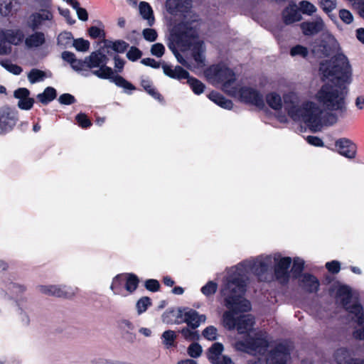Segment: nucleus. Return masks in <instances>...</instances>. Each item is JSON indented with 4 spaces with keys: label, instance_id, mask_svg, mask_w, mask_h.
<instances>
[{
    "label": "nucleus",
    "instance_id": "nucleus-9",
    "mask_svg": "<svg viewBox=\"0 0 364 364\" xmlns=\"http://www.w3.org/2000/svg\"><path fill=\"white\" fill-rule=\"evenodd\" d=\"M92 73L100 79L110 80L117 87L129 90L130 92H128L129 94H131L132 91L136 89L133 84L127 80L122 76L119 75H114L112 68L107 65L101 66L98 70H92Z\"/></svg>",
    "mask_w": 364,
    "mask_h": 364
},
{
    "label": "nucleus",
    "instance_id": "nucleus-54",
    "mask_svg": "<svg viewBox=\"0 0 364 364\" xmlns=\"http://www.w3.org/2000/svg\"><path fill=\"white\" fill-rule=\"evenodd\" d=\"M159 282L154 279H149L144 282V287L149 291L156 292L160 289Z\"/></svg>",
    "mask_w": 364,
    "mask_h": 364
},
{
    "label": "nucleus",
    "instance_id": "nucleus-53",
    "mask_svg": "<svg viewBox=\"0 0 364 364\" xmlns=\"http://www.w3.org/2000/svg\"><path fill=\"white\" fill-rule=\"evenodd\" d=\"M300 9L304 14L311 15L316 11V6L307 1H301L299 3Z\"/></svg>",
    "mask_w": 364,
    "mask_h": 364
},
{
    "label": "nucleus",
    "instance_id": "nucleus-19",
    "mask_svg": "<svg viewBox=\"0 0 364 364\" xmlns=\"http://www.w3.org/2000/svg\"><path fill=\"white\" fill-rule=\"evenodd\" d=\"M336 147L338 151L342 156L348 158L354 159L356 154V146L351 141L348 139L342 138L336 141Z\"/></svg>",
    "mask_w": 364,
    "mask_h": 364
},
{
    "label": "nucleus",
    "instance_id": "nucleus-32",
    "mask_svg": "<svg viewBox=\"0 0 364 364\" xmlns=\"http://www.w3.org/2000/svg\"><path fill=\"white\" fill-rule=\"evenodd\" d=\"M124 277L125 276L124 274H119L113 278L110 289L112 290L114 294H123L124 290L125 289Z\"/></svg>",
    "mask_w": 364,
    "mask_h": 364
},
{
    "label": "nucleus",
    "instance_id": "nucleus-57",
    "mask_svg": "<svg viewBox=\"0 0 364 364\" xmlns=\"http://www.w3.org/2000/svg\"><path fill=\"white\" fill-rule=\"evenodd\" d=\"M144 38L149 42H154L157 39L158 34L155 29L145 28L142 31Z\"/></svg>",
    "mask_w": 364,
    "mask_h": 364
},
{
    "label": "nucleus",
    "instance_id": "nucleus-55",
    "mask_svg": "<svg viewBox=\"0 0 364 364\" xmlns=\"http://www.w3.org/2000/svg\"><path fill=\"white\" fill-rule=\"evenodd\" d=\"M304 261L302 259L299 257L294 259L291 271L295 277H298L300 274L304 269Z\"/></svg>",
    "mask_w": 364,
    "mask_h": 364
},
{
    "label": "nucleus",
    "instance_id": "nucleus-38",
    "mask_svg": "<svg viewBox=\"0 0 364 364\" xmlns=\"http://www.w3.org/2000/svg\"><path fill=\"white\" fill-rule=\"evenodd\" d=\"M309 49L301 45H296L291 48L289 54L294 58H306L309 55Z\"/></svg>",
    "mask_w": 364,
    "mask_h": 364
},
{
    "label": "nucleus",
    "instance_id": "nucleus-62",
    "mask_svg": "<svg viewBox=\"0 0 364 364\" xmlns=\"http://www.w3.org/2000/svg\"><path fill=\"white\" fill-rule=\"evenodd\" d=\"M30 90L26 87H20L14 92V97L19 100L24 99L30 95Z\"/></svg>",
    "mask_w": 364,
    "mask_h": 364
},
{
    "label": "nucleus",
    "instance_id": "nucleus-24",
    "mask_svg": "<svg viewBox=\"0 0 364 364\" xmlns=\"http://www.w3.org/2000/svg\"><path fill=\"white\" fill-rule=\"evenodd\" d=\"M18 0H0V14L3 16H12L18 10Z\"/></svg>",
    "mask_w": 364,
    "mask_h": 364
},
{
    "label": "nucleus",
    "instance_id": "nucleus-56",
    "mask_svg": "<svg viewBox=\"0 0 364 364\" xmlns=\"http://www.w3.org/2000/svg\"><path fill=\"white\" fill-rule=\"evenodd\" d=\"M165 53V47L161 43H156L151 46V53L157 57L161 58L164 55Z\"/></svg>",
    "mask_w": 364,
    "mask_h": 364
},
{
    "label": "nucleus",
    "instance_id": "nucleus-43",
    "mask_svg": "<svg viewBox=\"0 0 364 364\" xmlns=\"http://www.w3.org/2000/svg\"><path fill=\"white\" fill-rule=\"evenodd\" d=\"M87 33L89 36L92 39L102 38L103 41L105 39L106 33L103 28L92 26L88 28Z\"/></svg>",
    "mask_w": 364,
    "mask_h": 364
},
{
    "label": "nucleus",
    "instance_id": "nucleus-52",
    "mask_svg": "<svg viewBox=\"0 0 364 364\" xmlns=\"http://www.w3.org/2000/svg\"><path fill=\"white\" fill-rule=\"evenodd\" d=\"M318 2L326 13L331 12L336 8V0H318Z\"/></svg>",
    "mask_w": 364,
    "mask_h": 364
},
{
    "label": "nucleus",
    "instance_id": "nucleus-25",
    "mask_svg": "<svg viewBox=\"0 0 364 364\" xmlns=\"http://www.w3.org/2000/svg\"><path fill=\"white\" fill-rule=\"evenodd\" d=\"M45 43V34L41 31H36L25 39V44L28 48L40 47Z\"/></svg>",
    "mask_w": 364,
    "mask_h": 364
},
{
    "label": "nucleus",
    "instance_id": "nucleus-11",
    "mask_svg": "<svg viewBox=\"0 0 364 364\" xmlns=\"http://www.w3.org/2000/svg\"><path fill=\"white\" fill-rule=\"evenodd\" d=\"M177 318H183L181 321L187 324L191 329H196L201 323H204L206 320V316L204 314H199V313L193 309L190 308H179L178 310Z\"/></svg>",
    "mask_w": 364,
    "mask_h": 364
},
{
    "label": "nucleus",
    "instance_id": "nucleus-51",
    "mask_svg": "<svg viewBox=\"0 0 364 364\" xmlns=\"http://www.w3.org/2000/svg\"><path fill=\"white\" fill-rule=\"evenodd\" d=\"M34 102V99L28 96L21 100H18V107L23 110H30L33 107Z\"/></svg>",
    "mask_w": 364,
    "mask_h": 364
},
{
    "label": "nucleus",
    "instance_id": "nucleus-47",
    "mask_svg": "<svg viewBox=\"0 0 364 364\" xmlns=\"http://www.w3.org/2000/svg\"><path fill=\"white\" fill-rule=\"evenodd\" d=\"M1 65L8 71L14 75H20L23 71V69L21 66L13 64L9 60H2L1 62Z\"/></svg>",
    "mask_w": 364,
    "mask_h": 364
},
{
    "label": "nucleus",
    "instance_id": "nucleus-41",
    "mask_svg": "<svg viewBox=\"0 0 364 364\" xmlns=\"http://www.w3.org/2000/svg\"><path fill=\"white\" fill-rule=\"evenodd\" d=\"M191 328L187 326V327H183L179 331V333L182 335V336L187 341H197L199 339V334L196 331H192L190 329Z\"/></svg>",
    "mask_w": 364,
    "mask_h": 364
},
{
    "label": "nucleus",
    "instance_id": "nucleus-36",
    "mask_svg": "<svg viewBox=\"0 0 364 364\" xmlns=\"http://www.w3.org/2000/svg\"><path fill=\"white\" fill-rule=\"evenodd\" d=\"M176 338V333L172 330L165 331L161 335L163 343L167 348L176 346L175 341Z\"/></svg>",
    "mask_w": 364,
    "mask_h": 364
},
{
    "label": "nucleus",
    "instance_id": "nucleus-12",
    "mask_svg": "<svg viewBox=\"0 0 364 364\" xmlns=\"http://www.w3.org/2000/svg\"><path fill=\"white\" fill-rule=\"evenodd\" d=\"M176 36L179 41L188 43L191 40L197 38L198 35L192 22L185 21L180 22L176 26Z\"/></svg>",
    "mask_w": 364,
    "mask_h": 364
},
{
    "label": "nucleus",
    "instance_id": "nucleus-21",
    "mask_svg": "<svg viewBox=\"0 0 364 364\" xmlns=\"http://www.w3.org/2000/svg\"><path fill=\"white\" fill-rule=\"evenodd\" d=\"M242 102L250 104V87L234 86L226 92Z\"/></svg>",
    "mask_w": 364,
    "mask_h": 364
},
{
    "label": "nucleus",
    "instance_id": "nucleus-14",
    "mask_svg": "<svg viewBox=\"0 0 364 364\" xmlns=\"http://www.w3.org/2000/svg\"><path fill=\"white\" fill-rule=\"evenodd\" d=\"M290 358L289 349L284 345H278L265 358L267 364H287Z\"/></svg>",
    "mask_w": 364,
    "mask_h": 364
},
{
    "label": "nucleus",
    "instance_id": "nucleus-63",
    "mask_svg": "<svg viewBox=\"0 0 364 364\" xmlns=\"http://www.w3.org/2000/svg\"><path fill=\"white\" fill-rule=\"evenodd\" d=\"M339 17L344 23L347 24L352 23L353 20L352 14L346 9L340 10Z\"/></svg>",
    "mask_w": 364,
    "mask_h": 364
},
{
    "label": "nucleus",
    "instance_id": "nucleus-17",
    "mask_svg": "<svg viewBox=\"0 0 364 364\" xmlns=\"http://www.w3.org/2000/svg\"><path fill=\"white\" fill-rule=\"evenodd\" d=\"M305 36H313L324 30L325 23L321 17H316L312 21H305L300 24Z\"/></svg>",
    "mask_w": 364,
    "mask_h": 364
},
{
    "label": "nucleus",
    "instance_id": "nucleus-31",
    "mask_svg": "<svg viewBox=\"0 0 364 364\" xmlns=\"http://www.w3.org/2000/svg\"><path fill=\"white\" fill-rule=\"evenodd\" d=\"M57 97L56 90L53 87H47L42 93L37 95V99L43 105H48Z\"/></svg>",
    "mask_w": 364,
    "mask_h": 364
},
{
    "label": "nucleus",
    "instance_id": "nucleus-46",
    "mask_svg": "<svg viewBox=\"0 0 364 364\" xmlns=\"http://www.w3.org/2000/svg\"><path fill=\"white\" fill-rule=\"evenodd\" d=\"M90 46V42L82 38L75 39L73 41V46L77 51L86 52L89 50Z\"/></svg>",
    "mask_w": 364,
    "mask_h": 364
},
{
    "label": "nucleus",
    "instance_id": "nucleus-44",
    "mask_svg": "<svg viewBox=\"0 0 364 364\" xmlns=\"http://www.w3.org/2000/svg\"><path fill=\"white\" fill-rule=\"evenodd\" d=\"M142 51L136 46H131L127 52L126 56L130 61L135 62L142 56Z\"/></svg>",
    "mask_w": 364,
    "mask_h": 364
},
{
    "label": "nucleus",
    "instance_id": "nucleus-28",
    "mask_svg": "<svg viewBox=\"0 0 364 364\" xmlns=\"http://www.w3.org/2000/svg\"><path fill=\"white\" fill-rule=\"evenodd\" d=\"M204 51L203 41H198L193 44L191 49L192 57L198 65H202L205 63Z\"/></svg>",
    "mask_w": 364,
    "mask_h": 364
},
{
    "label": "nucleus",
    "instance_id": "nucleus-42",
    "mask_svg": "<svg viewBox=\"0 0 364 364\" xmlns=\"http://www.w3.org/2000/svg\"><path fill=\"white\" fill-rule=\"evenodd\" d=\"M151 305V300L149 296H142L136 303V309L139 314L145 312Z\"/></svg>",
    "mask_w": 364,
    "mask_h": 364
},
{
    "label": "nucleus",
    "instance_id": "nucleus-39",
    "mask_svg": "<svg viewBox=\"0 0 364 364\" xmlns=\"http://www.w3.org/2000/svg\"><path fill=\"white\" fill-rule=\"evenodd\" d=\"M45 77L46 73L36 68L31 69L28 74V79L31 84L43 80Z\"/></svg>",
    "mask_w": 364,
    "mask_h": 364
},
{
    "label": "nucleus",
    "instance_id": "nucleus-2",
    "mask_svg": "<svg viewBox=\"0 0 364 364\" xmlns=\"http://www.w3.org/2000/svg\"><path fill=\"white\" fill-rule=\"evenodd\" d=\"M283 105L288 115L294 121H302L314 132L321 131L323 126L333 125L337 122L334 115H329L331 121L323 118V110L312 102L306 101L300 105L299 95L289 92L283 95Z\"/></svg>",
    "mask_w": 364,
    "mask_h": 364
},
{
    "label": "nucleus",
    "instance_id": "nucleus-4",
    "mask_svg": "<svg viewBox=\"0 0 364 364\" xmlns=\"http://www.w3.org/2000/svg\"><path fill=\"white\" fill-rule=\"evenodd\" d=\"M291 263V257L275 253L257 258L254 262L252 269L260 280L269 282L275 279L284 284L289 282Z\"/></svg>",
    "mask_w": 364,
    "mask_h": 364
},
{
    "label": "nucleus",
    "instance_id": "nucleus-16",
    "mask_svg": "<svg viewBox=\"0 0 364 364\" xmlns=\"http://www.w3.org/2000/svg\"><path fill=\"white\" fill-rule=\"evenodd\" d=\"M282 19L286 25H291L302 19L300 10L295 3L291 2L284 9L282 12Z\"/></svg>",
    "mask_w": 364,
    "mask_h": 364
},
{
    "label": "nucleus",
    "instance_id": "nucleus-27",
    "mask_svg": "<svg viewBox=\"0 0 364 364\" xmlns=\"http://www.w3.org/2000/svg\"><path fill=\"white\" fill-rule=\"evenodd\" d=\"M24 35L21 30H7L4 33L3 40L10 44L19 45L23 40Z\"/></svg>",
    "mask_w": 364,
    "mask_h": 364
},
{
    "label": "nucleus",
    "instance_id": "nucleus-20",
    "mask_svg": "<svg viewBox=\"0 0 364 364\" xmlns=\"http://www.w3.org/2000/svg\"><path fill=\"white\" fill-rule=\"evenodd\" d=\"M190 0H166V8L171 15H176L178 13H185L191 7Z\"/></svg>",
    "mask_w": 364,
    "mask_h": 364
},
{
    "label": "nucleus",
    "instance_id": "nucleus-37",
    "mask_svg": "<svg viewBox=\"0 0 364 364\" xmlns=\"http://www.w3.org/2000/svg\"><path fill=\"white\" fill-rule=\"evenodd\" d=\"M100 50H95L90 53L89 56L86 57L87 68L93 69L102 66L101 60L100 58Z\"/></svg>",
    "mask_w": 364,
    "mask_h": 364
},
{
    "label": "nucleus",
    "instance_id": "nucleus-18",
    "mask_svg": "<svg viewBox=\"0 0 364 364\" xmlns=\"http://www.w3.org/2000/svg\"><path fill=\"white\" fill-rule=\"evenodd\" d=\"M53 16L48 9H41V12H35L29 16L28 26L33 30H38L45 21L52 20Z\"/></svg>",
    "mask_w": 364,
    "mask_h": 364
},
{
    "label": "nucleus",
    "instance_id": "nucleus-60",
    "mask_svg": "<svg viewBox=\"0 0 364 364\" xmlns=\"http://www.w3.org/2000/svg\"><path fill=\"white\" fill-rule=\"evenodd\" d=\"M113 60L114 63V68L116 69V71L117 73H122L124 70V67L126 63L125 60L117 54H115L113 56Z\"/></svg>",
    "mask_w": 364,
    "mask_h": 364
},
{
    "label": "nucleus",
    "instance_id": "nucleus-23",
    "mask_svg": "<svg viewBox=\"0 0 364 364\" xmlns=\"http://www.w3.org/2000/svg\"><path fill=\"white\" fill-rule=\"evenodd\" d=\"M300 284L309 292L316 291L319 287V283L317 279L308 274H305L301 276Z\"/></svg>",
    "mask_w": 364,
    "mask_h": 364
},
{
    "label": "nucleus",
    "instance_id": "nucleus-1",
    "mask_svg": "<svg viewBox=\"0 0 364 364\" xmlns=\"http://www.w3.org/2000/svg\"><path fill=\"white\" fill-rule=\"evenodd\" d=\"M246 284L244 270L232 267L222 286L220 293L223 304L226 307L221 317L223 326L228 330H237L239 338L233 346L237 351L250 353V301L245 297Z\"/></svg>",
    "mask_w": 364,
    "mask_h": 364
},
{
    "label": "nucleus",
    "instance_id": "nucleus-22",
    "mask_svg": "<svg viewBox=\"0 0 364 364\" xmlns=\"http://www.w3.org/2000/svg\"><path fill=\"white\" fill-rule=\"evenodd\" d=\"M140 85L143 87L144 90L154 99L158 100L159 102H162L164 100V97L156 90L153 84V82L148 77L146 78L142 77L141 79Z\"/></svg>",
    "mask_w": 364,
    "mask_h": 364
},
{
    "label": "nucleus",
    "instance_id": "nucleus-29",
    "mask_svg": "<svg viewBox=\"0 0 364 364\" xmlns=\"http://www.w3.org/2000/svg\"><path fill=\"white\" fill-rule=\"evenodd\" d=\"M105 47L112 49L117 53H124L129 48V44L123 40H104Z\"/></svg>",
    "mask_w": 364,
    "mask_h": 364
},
{
    "label": "nucleus",
    "instance_id": "nucleus-48",
    "mask_svg": "<svg viewBox=\"0 0 364 364\" xmlns=\"http://www.w3.org/2000/svg\"><path fill=\"white\" fill-rule=\"evenodd\" d=\"M202 347L198 343H193L188 347V354L190 357L197 358L202 353Z\"/></svg>",
    "mask_w": 364,
    "mask_h": 364
},
{
    "label": "nucleus",
    "instance_id": "nucleus-58",
    "mask_svg": "<svg viewBox=\"0 0 364 364\" xmlns=\"http://www.w3.org/2000/svg\"><path fill=\"white\" fill-rule=\"evenodd\" d=\"M252 105H255L259 109L263 108L264 102L262 97L256 91L252 90Z\"/></svg>",
    "mask_w": 364,
    "mask_h": 364
},
{
    "label": "nucleus",
    "instance_id": "nucleus-6",
    "mask_svg": "<svg viewBox=\"0 0 364 364\" xmlns=\"http://www.w3.org/2000/svg\"><path fill=\"white\" fill-rule=\"evenodd\" d=\"M205 75L213 84L220 85L225 92L236 81V75L233 70L223 63L209 66L205 70Z\"/></svg>",
    "mask_w": 364,
    "mask_h": 364
},
{
    "label": "nucleus",
    "instance_id": "nucleus-7",
    "mask_svg": "<svg viewBox=\"0 0 364 364\" xmlns=\"http://www.w3.org/2000/svg\"><path fill=\"white\" fill-rule=\"evenodd\" d=\"M337 301L341 303L346 310L357 318L359 326L364 324L363 307L358 301V297L353 296L350 289L347 286L340 287L336 292Z\"/></svg>",
    "mask_w": 364,
    "mask_h": 364
},
{
    "label": "nucleus",
    "instance_id": "nucleus-50",
    "mask_svg": "<svg viewBox=\"0 0 364 364\" xmlns=\"http://www.w3.org/2000/svg\"><path fill=\"white\" fill-rule=\"evenodd\" d=\"M175 316V311L174 310H166L162 315V321L164 323H181V321H178L176 318V320H173V317Z\"/></svg>",
    "mask_w": 364,
    "mask_h": 364
},
{
    "label": "nucleus",
    "instance_id": "nucleus-33",
    "mask_svg": "<svg viewBox=\"0 0 364 364\" xmlns=\"http://www.w3.org/2000/svg\"><path fill=\"white\" fill-rule=\"evenodd\" d=\"M125 276L124 287L125 289L130 294H132L138 287L139 284V277L133 274L128 273L124 274Z\"/></svg>",
    "mask_w": 364,
    "mask_h": 364
},
{
    "label": "nucleus",
    "instance_id": "nucleus-13",
    "mask_svg": "<svg viewBox=\"0 0 364 364\" xmlns=\"http://www.w3.org/2000/svg\"><path fill=\"white\" fill-rule=\"evenodd\" d=\"M269 339L264 332H259L252 336V355H259L258 360H260V356H264L269 346Z\"/></svg>",
    "mask_w": 364,
    "mask_h": 364
},
{
    "label": "nucleus",
    "instance_id": "nucleus-40",
    "mask_svg": "<svg viewBox=\"0 0 364 364\" xmlns=\"http://www.w3.org/2000/svg\"><path fill=\"white\" fill-rule=\"evenodd\" d=\"M218 289V284L213 281L208 282L203 287H201L200 291L205 296H211L214 295Z\"/></svg>",
    "mask_w": 364,
    "mask_h": 364
},
{
    "label": "nucleus",
    "instance_id": "nucleus-35",
    "mask_svg": "<svg viewBox=\"0 0 364 364\" xmlns=\"http://www.w3.org/2000/svg\"><path fill=\"white\" fill-rule=\"evenodd\" d=\"M266 101L269 106L275 110L282 109L283 106L282 99L277 92H271L266 96Z\"/></svg>",
    "mask_w": 364,
    "mask_h": 364
},
{
    "label": "nucleus",
    "instance_id": "nucleus-5",
    "mask_svg": "<svg viewBox=\"0 0 364 364\" xmlns=\"http://www.w3.org/2000/svg\"><path fill=\"white\" fill-rule=\"evenodd\" d=\"M319 75L322 80L331 83H346L351 76V68L346 56L338 54L329 60H322L319 65Z\"/></svg>",
    "mask_w": 364,
    "mask_h": 364
},
{
    "label": "nucleus",
    "instance_id": "nucleus-3",
    "mask_svg": "<svg viewBox=\"0 0 364 364\" xmlns=\"http://www.w3.org/2000/svg\"><path fill=\"white\" fill-rule=\"evenodd\" d=\"M348 88L346 84L326 83L321 87L315 95V100L321 106L323 118L325 121H331L329 115H342L346 110V97Z\"/></svg>",
    "mask_w": 364,
    "mask_h": 364
},
{
    "label": "nucleus",
    "instance_id": "nucleus-61",
    "mask_svg": "<svg viewBox=\"0 0 364 364\" xmlns=\"http://www.w3.org/2000/svg\"><path fill=\"white\" fill-rule=\"evenodd\" d=\"M71 68L74 70L77 71V72L85 70V68H87L86 57L85 58L84 60L77 59V58H75V62L71 65Z\"/></svg>",
    "mask_w": 364,
    "mask_h": 364
},
{
    "label": "nucleus",
    "instance_id": "nucleus-10",
    "mask_svg": "<svg viewBox=\"0 0 364 364\" xmlns=\"http://www.w3.org/2000/svg\"><path fill=\"white\" fill-rule=\"evenodd\" d=\"M18 121V112L13 107L4 105L0 107V134L11 132Z\"/></svg>",
    "mask_w": 364,
    "mask_h": 364
},
{
    "label": "nucleus",
    "instance_id": "nucleus-34",
    "mask_svg": "<svg viewBox=\"0 0 364 364\" xmlns=\"http://www.w3.org/2000/svg\"><path fill=\"white\" fill-rule=\"evenodd\" d=\"M139 12L143 18L148 21L149 26H151L154 23L153 10L147 2L141 1L139 4Z\"/></svg>",
    "mask_w": 364,
    "mask_h": 364
},
{
    "label": "nucleus",
    "instance_id": "nucleus-49",
    "mask_svg": "<svg viewBox=\"0 0 364 364\" xmlns=\"http://www.w3.org/2000/svg\"><path fill=\"white\" fill-rule=\"evenodd\" d=\"M202 335L208 341H215L217 339L218 330L215 326H209L203 331Z\"/></svg>",
    "mask_w": 364,
    "mask_h": 364
},
{
    "label": "nucleus",
    "instance_id": "nucleus-64",
    "mask_svg": "<svg viewBox=\"0 0 364 364\" xmlns=\"http://www.w3.org/2000/svg\"><path fill=\"white\" fill-rule=\"evenodd\" d=\"M61 58L64 61L68 63L71 66L75 62L76 56L73 53L65 50L61 53Z\"/></svg>",
    "mask_w": 364,
    "mask_h": 364
},
{
    "label": "nucleus",
    "instance_id": "nucleus-45",
    "mask_svg": "<svg viewBox=\"0 0 364 364\" xmlns=\"http://www.w3.org/2000/svg\"><path fill=\"white\" fill-rule=\"evenodd\" d=\"M77 124L82 129H87L92 126V122L85 113H79L75 117Z\"/></svg>",
    "mask_w": 364,
    "mask_h": 364
},
{
    "label": "nucleus",
    "instance_id": "nucleus-15",
    "mask_svg": "<svg viewBox=\"0 0 364 364\" xmlns=\"http://www.w3.org/2000/svg\"><path fill=\"white\" fill-rule=\"evenodd\" d=\"M333 357L336 364H364V358H353L351 351L344 347L336 349Z\"/></svg>",
    "mask_w": 364,
    "mask_h": 364
},
{
    "label": "nucleus",
    "instance_id": "nucleus-30",
    "mask_svg": "<svg viewBox=\"0 0 364 364\" xmlns=\"http://www.w3.org/2000/svg\"><path fill=\"white\" fill-rule=\"evenodd\" d=\"M224 350L221 343H214L207 351V358L211 364H218V360Z\"/></svg>",
    "mask_w": 364,
    "mask_h": 364
},
{
    "label": "nucleus",
    "instance_id": "nucleus-26",
    "mask_svg": "<svg viewBox=\"0 0 364 364\" xmlns=\"http://www.w3.org/2000/svg\"><path fill=\"white\" fill-rule=\"evenodd\" d=\"M208 97L211 101L222 108L227 109H231L232 108V102L230 100L226 99L222 94L217 91H211Z\"/></svg>",
    "mask_w": 364,
    "mask_h": 364
},
{
    "label": "nucleus",
    "instance_id": "nucleus-8",
    "mask_svg": "<svg viewBox=\"0 0 364 364\" xmlns=\"http://www.w3.org/2000/svg\"><path fill=\"white\" fill-rule=\"evenodd\" d=\"M164 73L170 78L181 81L187 80V83L194 94L199 95L204 92L205 85L198 79L191 76L189 73L180 65H176L174 68L166 63L161 65Z\"/></svg>",
    "mask_w": 364,
    "mask_h": 364
},
{
    "label": "nucleus",
    "instance_id": "nucleus-59",
    "mask_svg": "<svg viewBox=\"0 0 364 364\" xmlns=\"http://www.w3.org/2000/svg\"><path fill=\"white\" fill-rule=\"evenodd\" d=\"M58 101L62 105H70L74 104L76 102V100L71 94L64 93L59 97Z\"/></svg>",
    "mask_w": 364,
    "mask_h": 364
}]
</instances>
